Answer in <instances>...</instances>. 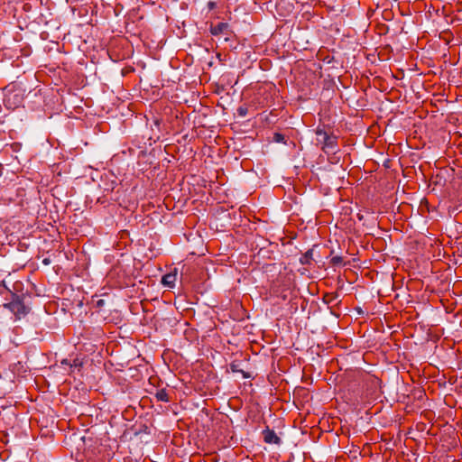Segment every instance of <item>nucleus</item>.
I'll return each mask as SVG.
<instances>
[{"instance_id":"nucleus-1","label":"nucleus","mask_w":462,"mask_h":462,"mask_svg":"<svg viewBox=\"0 0 462 462\" xmlns=\"http://www.w3.org/2000/svg\"><path fill=\"white\" fill-rule=\"evenodd\" d=\"M10 293L11 300L8 303H5L3 307L8 309L18 319L25 317L29 313L30 308L24 304L22 296L12 291Z\"/></svg>"},{"instance_id":"nucleus-2","label":"nucleus","mask_w":462,"mask_h":462,"mask_svg":"<svg viewBox=\"0 0 462 462\" xmlns=\"http://www.w3.org/2000/svg\"><path fill=\"white\" fill-rule=\"evenodd\" d=\"M317 141L322 144V150L326 153H336L337 150V137L328 134L324 129L318 128L316 130Z\"/></svg>"},{"instance_id":"nucleus-3","label":"nucleus","mask_w":462,"mask_h":462,"mask_svg":"<svg viewBox=\"0 0 462 462\" xmlns=\"http://www.w3.org/2000/svg\"><path fill=\"white\" fill-rule=\"evenodd\" d=\"M210 33L214 36L226 35L227 36L231 31L227 23H219L216 25L211 24L209 28Z\"/></svg>"},{"instance_id":"nucleus-4","label":"nucleus","mask_w":462,"mask_h":462,"mask_svg":"<svg viewBox=\"0 0 462 462\" xmlns=\"http://www.w3.org/2000/svg\"><path fill=\"white\" fill-rule=\"evenodd\" d=\"M262 434L265 443L275 445H280L282 443V439L277 436L273 430L266 428L263 430Z\"/></svg>"},{"instance_id":"nucleus-5","label":"nucleus","mask_w":462,"mask_h":462,"mask_svg":"<svg viewBox=\"0 0 462 462\" xmlns=\"http://www.w3.org/2000/svg\"><path fill=\"white\" fill-rule=\"evenodd\" d=\"M240 365H241V363L238 362V361H233L230 365H229V367H230V370L233 372V373H240L243 376V378H251L252 375L250 373L248 372H245L244 371L243 369L240 368Z\"/></svg>"},{"instance_id":"nucleus-6","label":"nucleus","mask_w":462,"mask_h":462,"mask_svg":"<svg viewBox=\"0 0 462 462\" xmlns=\"http://www.w3.org/2000/svg\"><path fill=\"white\" fill-rule=\"evenodd\" d=\"M177 273H169L162 276V282L163 285L172 288L175 284Z\"/></svg>"},{"instance_id":"nucleus-7","label":"nucleus","mask_w":462,"mask_h":462,"mask_svg":"<svg viewBox=\"0 0 462 462\" xmlns=\"http://www.w3.org/2000/svg\"><path fill=\"white\" fill-rule=\"evenodd\" d=\"M157 401L168 402H170L168 393L165 389H161L155 393Z\"/></svg>"},{"instance_id":"nucleus-8","label":"nucleus","mask_w":462,"mask_h":462,"mask_svg":"<svg viewBox=\"0 0 462 462\" xmlns=\"http://www.w3.org/2000/svg\"><path fill=\"white\" fill-rule=\"evenodd\" d=\"M313 249L308 250L300 259L302 264H310L312 260Z\"/></svg>"},{"instance_id":"nucleus-9","label":"nucleus","mask_w":462,"mask_h":462,"mask_svg":"<svg viewBox=\"0 0 462 462\" xmlns=\"http://www.w3.org/2000/svg\"><path fill=\"white\" fill-rule=\"evenodd\" d=\"M82 366V362L79 358H75L73 362H70L69 372H72L73 368H80Z\"/></svg>"},{"instance_id":"nucleus-10","label":"nucleus","mask_w":462,"mask_h":462,"mask_svg":"<svg viewBox=\"0 0 462 462\" xmlns=\"http://www.w3.org/2000/svg\"><path fill=\"white\" fill-rule=\"evenodd\" d=\"M273 140L275 143H284L285 142V136L281 133H274Z\"/></svg>"},{"instance_id":"nucleus-11","label":"nucleus","mask_w":462,"mask_h":462,"mask_svg":"<svg viewBox=\"0 0 462 462\" xmlns=\"http://www.w3.org/2000/svg\"><path fill=\"white\" fill-rule=\"evenodd\" d=\"M330 262L333 265H339L343 263V258L341 256L336 255L331 258Z\"/></svg>"},{"instance_id":"nucleus-12","label":"nucleus","mask_w":462,"mask_h":462,"mask_svg":"<svg viewBox=\"0 0 462 462\" xmlns=\"http://www.w3.org/2000/svg\"><path fill=\"white\" fill-rule=\"evenodd\" d=\"M247 112H248V110L245 106H239L237 108V114H238V116H240L242 117L245 116L247 115Z\"/></svg>"},{"instance_id":"nucleus-13","label":"nucleus","mask_w":462,"mask_h":462,"mask_svg":"<svg viewBox=\"0 0 462 462\" xmlns=\"http://www.w3.org/2000/svg\"><path fill=\"white\" fill-rule=\"evenodd\" d=\"M207 6L209 10H213L217 7V4L214 1H208Z\"/></svg>"},{"instance_id":"nucleus-14","label":"nucleus","mask_w":462,"mask_h":462,"mask_svg":"<svg viewBox=\"0 0 462 462\" xmlns=\"http://www.w3.org/2000/svg\"><path fill=\"white\" fill-rule=\"evenodd\" d=\"M104 305H105V300H102V299L97 300V302H96V306H97V308H101V307H103Z\"/></svg>"},{"instance_id":"nucleus-15","label":"nucleus","mask_w":462,"mask_h":462,"mask_svg":"<svg viewBox=\"0 0 462 462\" xmlns=\"http://www.w3.org/2000/svg\"><path fill=\"white\" fill-rule=\"evenodd\" d=\"M60 365H67V366H69V365H70V361H69V360H68V359H66V358H64V359H62V360L60 361Z\"/></svg>"},{"instance_id":"nucleus-16","label":"nucleus","mask_w":462,"mask_h":462,"mask_svg":"<svg viewBox=\"0 0 462 462\" xmlns=\"http://www.w3.org/2000/svg\"><path fill=\"white\" fill-rule=\"evenodd\" d=\"M42 263H43L45 265H47V264H49V263H50V260L46 258V259H44V260L42 261Z\"/></svg>"}]
</instances>
